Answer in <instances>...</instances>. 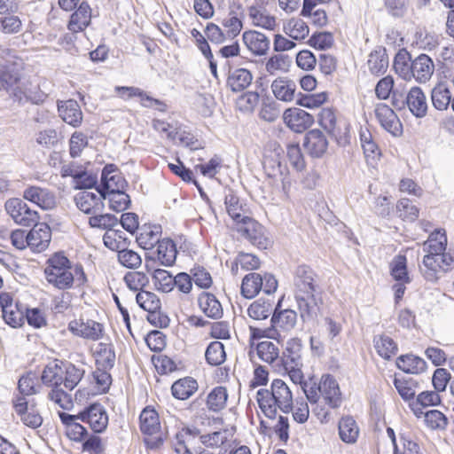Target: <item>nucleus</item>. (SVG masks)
I'll return each mask as SVG.
<instances>
[{
  "label": "nucleus",
  "mask_w": 454,
  "mask_h": 454,
  "mask_svg": "<svg viewBox=\"0 0 454 454\" xmlns=\"http://www.w3.org/2000/svg\"><path fill=\"white\" fill-rule=\"evenodd\" d=\"M92 10L87 2H82L71 15L68 29L74 33L83 31L91 21Z\"/></svg>",
  "instance_id": "obj_25"
},
{
  "label": "nucleus",
  "mask_w": 454,
  "mask_h": 454,
  "mask_svg": "<svg viewBox=\"0 0 454 454\" xmlns=\"http://www.w3.org/2000/svg\"><path fill=\"white\" fill-rule=\"evenodd\" d=\"M396 366L410 374H419L427 370V362L415 355H402L396 359Z\"/></svg>",
  "instance_id": "obj_30"
},
{
  "label": "nucleus",
  "mask_w": 454,
  "mask_h": 454,
  "mask_svg": "<svg viewBox=\"0 0 454 454\" xmlns=\"http://www.w3.org/2000/svg\"><path fill=\"white\" fill-rule=\"evenodd\" d=\"M375 116L379 121L380 126L395 137L402 134V123L394 112L387 104L379 103L375 106Z\"/></svg>",
  "instance_id": "obj_15"
},
{
  "label": "nucleus",
  "mask_w": 454,
  "mask_h": 454,
  "mask_svg": "<svg viewBox=\"0 0 454 454\" xmlns=\"http://www.w3.org/2000/svg\"><path fill=\"white\" fill-rule=\"evenodd\" d=\"M433 106L439 111L446 110L451 101V94L443 83L436 85L431 93Z\"/></svg>",
  "instance_id": "obj_47"
},
{
  "label": "nucleus",
  "mask_w": 454,
  "mask_h": 454,
  "mask_svg": "<svg viewBox=\"0 0 454 454\" xmlns=\"http://www.w3.org/2000/svg\"><path fill=\"white\" fill-rule=\"evenodd\" d=\"M19 80L20 74L14 67L4 66L0 67V90H10Z\"/></svg>",
  "instance_id": "obj_60"
},
{
  "label": "nucleus",
  "mask_w": 454,
  "mask_h": 454,
  "mask_svg": "<svg viewBox=\"0 0 454 454\" xmlns=\"http://www.w3.org/2000/svg\"><path fill=\"white\" fill-rule=\"evenodd\" d=\"M226 211L231 219L236 223V225L242 220L243 217H247L245 215V209L238 196L232 192H230L224 199Z\"/></svg>",
  "instance_id": "obj_46"
},
{
  "label": "nucleus",
  "mask_w": 454,
  "mask_h": 454,
  "mask_svg": "<svg viewBox=\"0 0 454 454\" xmlns=\"http://www.w3.org/2000/svg\"><path fill=\"white\" fill-rule=\"evenodd\" d=\"M394 68L395 72L403 79H411V62L410 55L407 52H399L394 60Z\"/></svg>",
  "instance_id": "obj_59"
},
{
  "label": "nucleus",
  "mask_w": 454,
  "mask_h": 454,
  "mask_svg": "<svg viewBox=\"0 0 454 454\" xmlns=\"http://www.w3.org/2000/svg\"><path fill=\"white\" fill-rule=\"evenodd\" d=\"M22 198L43 210H51L57 206L56 196L48 188L38 185H27L22 192Z\"/></svg>",
  "instance_id": "obj_11"
},
{
  "label": "nucleus",
  "mask_w": 454,
  "mask_h": 454,
  "mask_svg": "<svg viewBox=\"0 0 454 454\" xmlns=\"http://www.w3.org/2000/svg\"><path fill=\"white\" fill-rule=\"evenodd\" d=\"M360 141L367 162L371 165L376 164L380 160V151L372 140V134L368 130H362L360 132Z\"/></svg>",
  "instance_id": "obj_41"
},
{
  "label": "nucleus",
  "mask_w": 454,
  "mask_h": 454,
  "mask_svg": "<svg viewBox=\"0 0 454 454\" xmlns=\"http://www.w3.org/2000/svg\"><path fill=\"white\" fill-rule=\"evenodd\" d=\"M242 39L247 50L254 56H264L270 49V38L259 31H245Z\"/></svg>",
  "instance_id": "obj_20"
},
{
  "label": "nucleus",
  "mask_w": 454,
  "mask_h": 454,
  "mask_svg": "<svg viewBox=\"0 0 454 454\" xmlns=\"http://www.w3.org/2000/svg\"><path fill=\"white\" fill-rule=\"evenodd\" d=\"M284 121L296 133L307 130L314 123V117L301 108H289L284 112Z\"/></svg>",
  "instance_id": "obj_17"
},
{
  "label": "nucleus",
  "mask_w": 454,
  "mask_h": 454,
  "mask_svg": "<svg viewBox=\"0 0 454 454\" xmlns=\"http://www.w3.org/2000/svg\"><path fill=\"white\" fill-rule=\"evenodd\" d=\"M96 363L104 371L114 367L115 352L111 344L98 343L95 349Z\"/></svg>",
  "instance_id": "obj_40"
},
{
  "label": "nucleus",
  "mask_w": 454,
  "mask_h": 454,
  "mask_svg": "<svg viewBox=\"0 0 454 454\" xmlns=\"http://www.w3.org/2000/svg\"><path fill=\"white\" fill-rule=\"evenodd\" d=\"M101 195L89 191H82L74 197L76 207L84 214L91 215L100 213L104 209L103 199L105 195L98 191Z\"/></svg>",
  "instance_id": "obj_18"
},
{
  "label": "nucleus",
  "mask_w": 454,
  "mask_h": 454,
  "mask_svg": "<svg viewBox=\"0 0 454 454\" xmlns=\"http://www.w3.org/2000/svg\"><path fill=\"white\" fill-rule=\"evenodd\" d=\"M157 259L164 266H171L176 259V247L173 240L164 239L157 244Z\"/></svg>",
  "instance_id": "obj_38"
},
{
  "label": "nucleus",
  "mask_w": 454,
  "mask_h": 454,
  "mask_svg": "<svg viewBox=\"0 0 454 454\" xmlns=\"http://www.w3.org/2000/svg\"><path fill=\"white\" fill-rule=\"evenodd\" d=\"M318 122L339 145L345 146L349 143L348 123L332 108L325 107L320 111Z\"/></svg>",
  "instance_id": "obj_6"
},
{
  "label": "nucleus",
  "mask_w": 454,
  "mask_h": 454,
  "mask_svg": "<svg viewBox=\"0 0 454 454\" xmlns=\"http://www.w3.org/2000/svg\"><path fill=\"white\" fill-rule=\"evenodd\" d=\"M63 362L54 360L50 362L43 370L41 380L43 384L51 387L48 398L64 410L72 407L71 396L60 387L63 384Z\"/></svg>",
  "instance_id": "obj_4"
},
{
  "label": "nucleus",
  "mask_w": 454,
  "mask_h": 454,
  "mask_svg": "<svg viewBox=\"0 0 454 454\" xmlns=\"http://www.w3.org/2000/svg\"><path fill=\"white\" fill-rule=\"evenodd\" d=\"M197 389L198 383L191 377L180 379L175 381L171 387L173 396L179 400L188 399L196 392Z\"/></svg>",
  "instance_id": "obj_37"
},
{
  "label": "nucleus",
  "mask_w": 454,
  "mask_h": 454,
  "mask_svg": "<svg viewBox=\"0 0 454 454\" xmlns=\"http://www.w3.org/2000/svg\"><path fill=\"white\" fill-rule=\"evenodd\" d=\"M0 307L4 322L12 327L20 326L25 318L24 309L13 301L9 293L0 294Z\"/></svg>",
  "instance_id": "obj_13"
},
{
  "label": "nucleus",
  "mask_w": 454,
  "mask_h": 454,
  "mask_svg": "<svg viewBox=\"0 0 454 454\" xmlns=\"http://www.w3.org/2000/svg\"><path fill=\"white\" fill-rule=\"evenodd\" d=\"M59 116L67 124L78 127L82 121V113L77 101L69 99L58 104Z\"/></svg>",
  "instance_id": "obj_26"
},
{
  "label": "nucleus",
  "mask_w": 454,
  "mask_h": 454,
  "mask_svg": "<svg viewBox=\"0 0 454 454\" xmlns=\"http://www.w3.org/2000/svg\"><path fill=\"white\" fill-rule=\"evenodd\" d=\"M228 399L227 389L224 387H215L207 397V407L211 411H220L225 408Z\"/></svg>",
  "instance_id": "obj_44"
},
{
  "label": "nucleus",
  "mask_w": 454,
  "mask_h": 454,
  "mask_svg": "<svg viewBox=\"0 0 454 454\" xmlns=\"http://www.w3.org/2000/svg\"><path fill=\"white\" fill-rule=\"evenodd\" d=\"M284 30L286 35L294 40L304 39L309 33V29L306 22L301 19H291L284 26Z\"/></svg>",
  "instance_id": "obj_51"
},
{
  "label": "nucleus",
  "mask_w": 454,
  "mask_h": 454,
  "mask_svg": "<svg viewBox=\"0 0 454 454\" xmlns=\"http://www.w3.org/2000/svg\"><path fill=\"white\" fill-rule=\"evenodd\" d=\"M339 434L347 443H354L357 440L359 429L352 417H343L339 422Z\"/></svg>",
  "instance_id": "obj_42"
},
{
  "label": "nucleus",
  "mask_w": 454,
  "mask_h": 454,
  "mask_svg": "<svg viewBox=\"0 0 454 454\" xmlns=\"http://www.w3.org/2000/svg\"><path fill=\"white\" fill-rule=\"evenodd\" d=\"M271 90L277 99L291 102L295 98L296 85L286 78H278L271 83Z\"/></svg>",
  "instance_id": "obj_31"
},
{
  "label": "nucleus",
  "mask_w": 454,
  "mask_h": 454,
  "mask_svg": "<svg viewBox=\"0 0 454 454\" xmlns=\"http://www.w3.org/2000/svg\"><path fill=\"white\" fill-rule=\"evenodd\" d=\"M153 278L157 290L163 293H168L175 287V279L172 275L162 269H157L153 271Z\"/></svg>",
  "instance_id": "obj_54"
},
{
  "label": "nucleus",
  "mask_w": 454,
  "mask_h": 454,
  "mask_svg": "<svg viewBox=\"0 0 454 454\" xmlns=\"http://www.w3.org/2000/svg\"><path fill=\"white\" fill-rule=\"evenodd\" d=\"M68 330L74 335L97 340L102 336L103 326L93 320L86 322L74 320L68 324Z\"/></svg>",
  "instance_id": "obj_22"
},
{
  "label": "nucleus",
  "mask_w": 454,
  "mask_h": 454,
  "mask_svg": "<svg viewBox=\"0 0 454 454\" xmlns=\"http://www.w3.org/2000/svg\"><path fill=\"white\" fill-rule=\"evenodd\" d=\"M278 288V280L270 274L265 272L263 275L257 272L247 274L241 283V294L247 299L255 297L260 291L271 294Z\"/></svg>",
  "instance_id": "obj_7"
},
{
  "label": "nucleus",
  "mask_w": 454,
  "mask_h": 454,
  "mask_svg": "<svg viewBox=\"0 0 454 454\" xmlns=\"http://www.w3.org/2000/svg\"><path fill=\"white\" fill-rule=\"evenodd\" d=\"M119 262L126 268L137 269L142 264L140 255L130 249L121 248L118 252Z\"/></svg>",
  "instance_id": "obj_63"
},
{
  "label": "nucleus",
  "mask_w": 454,
  "mask_h": 454,
  "mask_svg": "<svg viewBox=\"0 0 454 454\" xmlns=\"http://www.w3.org/2000/svg\"><path fill=\"white\" fill-rule=\"evenodd\" d=\"M433 60L426 54H420L411 61V78L419 82H427L434 74Z\"/></svg>",
  "instance_id": "obj_24"
},
{
  "label": "nucleus",
  "mask_w": 454,
  "mask_h": 454,
  "mask_svg": "<svg viewBox=\"0 0 454 454\" xmlns=\"http://www.w3.org/2000/svg\"><path fill=\"white\" fill-rule=\"evenodd\" d=\"M44 273L48 283L60 290L70 289L74 284L81 286L87 281L82 267H73L62 253H56L47 260Z\"/></svg>",
  "instance_id": "obj_2"
},
{
  "label": "nucleus",
  "mask_w": 454,
  "mask_h": 454,
  "mask_svg": "<svg viewBox=\"0 0 454 454\" xmlns=\"http://www.w3.org/2000/svg\"><path fill=\"white\" fill-rule=\"evenodd\" d=\"M160 226L154 225L153 227L144 228L137 237V242L145 249H150L154 245L160 242Z\"/></svg>",
  "instance_id": "obj_48"
},
{
  "label": "nucleus",
  "mask_w": 454,
  "mask_h": 454,
  "mask_svg": "<svg viewBox=\"0 0 454 454\" xmlns=\"http://www.w3.org/2000/svg\"><path fill=\"white\" fill-rule=\"evenodd\" d=\"M236 231L247 239L252 245L258 248H267L270 241L265 236V231L262 224L254 219L247 216L243 217L236 225Z\"/></svg>",
  "instance_id": "obj_10"
},
{
  "label": "nucleus",
  "mask_w": 454,
  "mask_h": 454,
  "mask_svg": "<svg viewBox=\"0 0 454 454\" xmlns=\"http://www.w3.org/2000/svg\"><path fill=\"white\" fill-rule=\"evenodd\" d=\"M367 65L373 74H384L388 67V57L385 48L379 47L372 51L368 57Z\"/></svg>",
  "instance_id": "obj_36"
},
{
  "label": "nucleus",
  "mask_w": 454,
  "mask_h": 454,
  "mask_svg": "<svg viewBox=\"0 0 454 454\" xmlns=\"http://www.w3.org/2000/svg\"><path fill=\"white\" fill-rule=\"evenodd\" d=\"M125 181L113 164L105 166L101 174V186L104 190L116 192L124 188Z\"/></svg>",
  "instance_id": "obj_28"
},
{
  "label": "nucleus",
  "mask_w": 454,
  "mask_h": 454,
  "mask_svg": "<svg viewBox=\"0 0 454 454\" xmlns=\"http://www.w3.org/2000/svg\"><path fill=\"white\" fill-rule=\"evenodd\" d=\"M137 303L144 310L149 312L151 317L160 309V301L154 293L140 291L136 296Z\"/></svg>",
  "instance_id": "obj_45"
},
{
  "label": "nucleus",
  "mask_w": 454,
  "mask_h": 454,
  "mask_svg": "<svg viewBox=\"0 0 454 454\" xmlns=\"http://www.w3.org/2000/svg\"><path fill=\"white\" fill-rule=\"evenodd\" d=\"M373 341L378 354L385 359H389L397 351L396 344L387 335L376 336Z\"/></svg>",
  "instance_id": "obj_53"
},
{
  "label": "nucleus",
  "mask_w": 454,
  "mask_h": 454,
  "mask_svg": "<svg viewBox=\"0 0 454 454\" xmlns=\"http://www.w3.org/2000/svg\"><path fill=\"white\" fill-rule=\"evenodd\" d=\"M4 207L6 213L19 225L31 226L39 221V214L36 210L32 209L22 199H9Z\"/></svg>",
  "instance_id": "obj_9"
},
{
  "label": "nucleus",
  "mask_w": 454,
  "mask_h": 454,
  "mask_svg": "<svg viewBox=\"0 0 454 454\" xmlns=\"http://www.w3.org/2000/svg\"><path fill=\"white\" fill-rule=\"evenodd\" d=\"M20 420L27 427L35 429L42 426L43 418L39 411L35 409V403H30L28 410H25L23 413L19 414Z\"/></svg>",
  "instance_id": "obj_62"
},
{
  "label": "nucleus",
  "mask_w": 454,
  "mask_h": 454,
  "mask_svg": "<svg viewBox=\"0 0 454 454\" xmlns=\"http://www.w3.org/2000/svg\"><path fill=\"white\" fill-rule=\"evenodd\" d=\"M315 276L312 269L306 265H300L295 270L294 298L304 322L314 319L319 311L320 299L316 295Z\"/></svg>",
  "instance_id": "obj_1"
},
{
  "label": "nucleus",
  "mask_w": 454,
  "mask_h": 454,
  "mask_svg": "<svg viewBox=\"0 0 454 454\" xmlns=\"http://www.w3.org/2000/svg\"><path fill=\"white\" fill-rule=\"evenodd\" d=\"M119 224L118 218L111 214L97 213L89 218V225L91 228L111 231Z\"/></svg>",
  "instance_id": "obj_50"
},
{
  "label": "nucleus",
  "mask_w": 454,
  "mask_h": 454,
  "mask_svg": "<svg viewBox=\"0 0 454 454\" xmlns=\"http://www.w3.org/2000/svg\"><path fill=\"white\" fill-rule=\"evenodd\" d=\"M304 146L311 156L320 157L326 152L328 141L321 130L312 129L305 137Z\"/></svg>",
  "instance_id": "obj_27"
},
{
  "label": "nucleus",
  "mask_w": 454,
  "mask_h": 454,
  "mask_svg": "<svg viewBox=\"0 0 454 454\" xmlns=\"http://www.w3.org/2000/svg\"><path fill=\"white\" fill-rule=\"evenodd\" d=\"M406 106L416 118H423L427 113V98L419 87H412L406 95Z\"/></svg>",
  "instance_id": "obj_23"
},
{
  "label": "nucleus",
  "mask_w": 454,
  "mask_h": 454,
  "mask_svg": "<svg viewBox=\"0 0 454 454\" xmlns=\"http://www.w3.org/2000/svg\"><path fill=\"white\" fill-rule=\"evenodd\" d=\"M126 286L132 291H144L143 288L149 284V278L142 271H129L123 278Z\"/></svg>",
  "instance_id": "obj_56"
},
{
  "label": "nucleus",
  "mask_w": 454,
  "mask_h": 454,
  "mask_svg": "<svg viewBox=\"0 0 454 454\" xmlns=\"http://www.w3.org/2000/svg\"><path fill=\"white\" fill-rule=\"evenodd\" d=\"M199 305L206 316L211 318H220L223 316V308L216 297L210 293H202L199 296Z\"/></svg>",
  "instance_id": "obj_34"
},
{
  "label": "nucleus",
  "mask_w": 454,
  "mask_h": 454,
  "mask_svg": "<svg viewBox=\"0 0 454 454\" xmlns=\"http://www.w3.org/2000/svg\"><path fill=\"white\" fill-rule=\"evenodd\" d=\"M61 422L67 427V435L74 442H81L87 434L86 428L81 425L79 413L71 415L66 412H59Z\"/></svg>",
  "instance_id": "obj_29"
},
{
  "label": "nucleus",
  "mask_w": 454,
  "mask_h": 454,
  "mask_svg": "<svg viewBox=\"0 0 454 454\" xmlns=\"http://www.w3.org/2000/svg\"><path fill=\"white\" fill-rule=\"evenodd\" d=\"M280 302L274 309V312L270 317V326L263 330L249 326L253 336H266L268 338H275L278 335V331L289 332L294 328L297 323V313L294 309H279Z\"/></svg>",
  "instance_id": "obj_5"
},
{
  "label": "nucleus",
  "mask_w": 454,
  "mask_h": 454,
  "mask_svg": "<svg viewBox=\"0 0 454 454\" xmlns=\"http://www.w3.org/2000/svg\"><path fill=\"white\" fill-rule=\"evenodd\" d=\"M228 441L226 430L215 431L209 434H201L200 442L204 448L216 449L222 447Z\"/></svg>",
  "instance_id": "obj_58"
},
{
  "label": "nucleus",
  "mask_w": 454,
  "mask_h": 454,
  "mask_svg": "<svg viewBox=\"0 0 454 454\" xmlns=\"http://www.w3.org/2000/svg\"><path fill=\"white\" fill-rule=\"evenodd\" d=\"M260 96L257 92L248 91L239 96L236 101V106L242 112L250 113L259 103Z\"/></svg>",
  "instance_id": "obj_64"
},
{
  "label": "nucleus",
  "mask_w": 454,
  "mask_h": 454,
  "mask_svg": "<svg viewBox=\"0 0 454 454\" xmlns=\"http://www.w3.org/2000/svg\"><path fill=\"white\" fill-rule=\"evenodd\" d=\"M27 232L28 247L35 252H43L51 240V230L45 223H35Z\"/></svg>",
  "instance_id": "obj_19"
},
{
  "label": "nucleus",
  "mask_w": 454,
  "mask_h": 454,
  "mask_svg": "<svg viewBox=\"0 0 454 454\" xmlns=\"http://www.w3.org/2000/svg\"><path fill=\"white\" fill-rule=\"evenodd\" d=\"M321 396L331 408H338L341 404V393L336 380L329 375L321 378Z\"/></svg>",
  "instance_id": "obj_21"
},
{
  "label": "nucleus",
  "mask_w": 454,
  "mask_h": 454,
  "mask_svg": "<svg viewBox=\"0 0 454 454\" xmlns=\"http://www.w3.org/2000/svg\"><path fill=\"white\" fill-rule=\"evenodd\" d=\"M201 433L196 427H184L176 432L172 442L173 450L176 454H192V447L196 440H200Z\"/></svg>",
  "instance_id": "obj_16"
},
{
  "label": "nucleus",
  "mask_w": 454,
  "mask_h": 454,
  "mask_svg": "<svg viewBox=\"0 0 454 454\" xmlns=\"http://www.w3.org/2000/svg\"><path fill=\"white\" fill-rule=\"evenodd\" d=\"M422 263L420 270L423 276L427 280L434 282L440 270L446 272L454 264V252L445 250L433 255H424Z\"/></svg>",
  "instance_id": "obj_8"
},
{
  "label": "nucleus",
  "mask_w": 454,
  "mask_h": 454,
  "mask_svg": "<svg viewBox=\"0 0 454 454\" xmlns=\"http://www.w3.org/2000/svg\"><path fill=\"white\" fill-rule=\"evenodd\" d=\"M139 424L140 430L144 434L155 436V441L151 443V447H159L162 444L160 418L154 409L145 407L140 413Z\"/></svg>",
  "instance_id": "obj_12"
},
{
  "label": "nucleus",
  "mask_w": 454,
  "mask_h": 454,
  "mask_svg": "<svg viewBox=\"0 0 454 454\" xmlns=\"http://www.w3.org/2000/svg\"><path fill=\"white\" fill-rule=\"evenodd\" d=\"M80 420L89 424L94 433H102L108 425V415L100 403H92L79 412Z\"/></svg>",
  "instance_id": "obj_14"
},
{
  "label": "nucleus",
  "mask_w": 454,
  "mask_h": 454,
  "mask_svg": "<svg viewBox=\"0 0 454 454\" xmlns=\"http://www.w3.org/2000/svg\"><path fill=\"white\" fill-rule=\"evenodd\" d=\"M205 357L210 365L223 364L226 358L223 344L218 340L212 341L206 349Z\"/></svg>",
  "instance_id": "obj_52"
},
{
  "label": "nucleus",
  "mask_w": 454,
  "mask_h": 454,
  "mask_svg": "<svg viewBox=\"0 0 454 454\" xmlns=\"http://www.w3.org/2000/svg\"><path fill=\"white\" fill-rule=\"evenodd\" d=\"M256 401L262 413L270 419L276 418L278 410L289 413L294 407L292 391L280 379L271 382L270 389H259L256 393Z\"/></svg>",
  "instance_id": "obj_3"
},
{
  "label": "nucleus",
  "mask_w": 454,
  "mask_h": 454,
  "mask_svg": "<svg viewBox=\"0 0 454 454\" xmlns=\"http://www.w3.org/2000/svg\"><path fill=\"white\" fill-rule=\"evenodd\" d=\"M396 209L399 216L403 220L413 222L419 217V208L409 199H401Z\"/></svg>",
  "instance_id": "obj_61"
},
{
  "label": "nucleus",
  "mask_w": 454,
  "mask_h": 454,
  "mask_svg": "<svg viewBox=\"0 0 454 454\" xmlns=\"http://www.w3.org/2000/svg\"><path fill=\"white\" fill-rule=\"evenodd\" d=\"M317 5L314 0H303V7L301 15L303 17H310L314 25L324 27L327 23V15L325 11L318 9L312 12L313 8Z\"/></svg>",
  "instance_id": "obj_49"
},
{
  "label": "nucleus",
  "mask_w": 454,
  "mask_h": 454,
  "mask_svg": "<svg viewBox=\"0 0 454 454\" xmlns=\"http://www.w3.org/2000/svg\"><path fill=\"white\" fill-rule=\"evenodd\" d=\"M274 309L271 301L258 299L249 305L247 314L252 319L260 321L272 316Z\"/></svg>",
  "instance_id": "obj_39"
},
{
  "label": "nucleus",
  "mask_w": 454,
  "mask_h": 454,
  "mask_svg": "<svg viewBox=\"0 0 454 454\" xmlns=\"http://www.w3.org/2000/svg\"><path fill=\"white\" fill-rule=\"evenodd\" d=\"M256 351L258 356L266 363L271 364L278 359V348L270 340L259 342L256 347Z\"/></svg>",
  "instance_id": "obj_55"
},
{
  "label": "nucleus",
  "mask_w": 454,
  "mask_h": 454,
  "mask_svg": "<svg viewBox=\"0 0 454 454\" xmlns=\"http://www.w3.org/2000/svg\"><path fill=\"white\" fill-rule=\"evenodd\" d=\"M248 15L252 23L256 27H261L268 30H274L277 24L275 17L271 16L262 6H250Z\"/></svg>",
  "instance_id": "obj_33"
},
{
  "label": "nucleus",
  "mask_w": 454,
  "mask_h": 454,
  "mask_svg": "<svg viewBox=\"0 0 454 454\" xmlns=\"http://www.w3.org/2000/svg\"><path fill=\"white\" fill-rule=\"evenodd\" d=\"M423 251L425 255H433L437 253L444 252L447 248V236L445 231L436 230L432 232L428 239L423 243Z\"/></svg>",
  "instance_id": "obj_32"
},
{
  "label": "nucleus",
  "mask_w": 454,
  "mask_h": 454,
  "mask_svg": "<svg viewBox=\"0 0 454 454\" xmlns=\"http://www.w3.org/2000/svg\"><path fill=\"white\" fill-rule=\"evenodd\" d=\"M103 241L106 247L113 251H118L126 246V238L124 233L120 230L112 229L106 231L103 236Z\"/></svg>",
  "instance_id": "obj_57"
},
{
  "label": "nucleus",
  "mask_w": 454,
  "mask_h": 454,
  "mask_svg": "<svg viewBox=\"0 0 454 454\" xmlns=\"http://www.w3.org/2000/svg\"><path fill=\"white\" fill-rule=\"evenodd\" d=\"M253 80L251 72L246 68H237L231 71L227 84L232 91H241L247 88Z\"/></svg>",
  "instance_id": "obj_35"
},
{
  "label": "nucleus",
  "mask_w": 454,
  "mask_h": 454,
  "mask_svg": "<svg viewBox=\"0 0 454 454\" xmlns=\"http://www.w3.org/2000/svg\"><path fill=\"white\" fill-rule=\"evenodd\" d=\"M63 371L64 387L69 390H73L78 385L85 372L83 368L65 362H63Z\"/></svg>",
  "instance_id": "obj_43"
}]
</instances>
